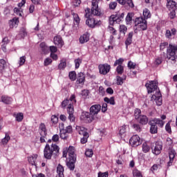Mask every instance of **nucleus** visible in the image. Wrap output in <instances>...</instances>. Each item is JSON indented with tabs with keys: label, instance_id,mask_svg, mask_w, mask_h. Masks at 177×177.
Wrapping results in <instances>:
<instances>
[{
	"label": "nucleus",
	"instance_id": "obj_7",
	"mask_svg": "<svg viewBox=\"0 0 177 177\" xmlns=\"http://www.w3.org/2000/svg\"><path fill=\"white\" fill-rule=\"evenodd\" d=\"M67 154L68 158H77V154H75V148L73 146H70L68 149L63 151V157L66 158Z\"/></svg>",
	"mask_w": 177,
	"mask_h": 177
},
{
	"label": "nucleus",
	"instance_id": "obj_12",
	"mask_svg": "<svg viewBox=\"0 0 177 177\" xmlns=\"http://www.w3.org/2000/svg\"><path fill=\"white\" fill-rule=\"evenodd\" d=\"M70 103H77V100H75V95H72L69 100H64L62 102V107L64 109L66 106H68Z\"/></svg>",
	"mask_w": 177,
	"mask_h": 177
},
{
	"label": "nucleus",
	"instance_id": "obj_28",
	"mask_svg": "<svg viewBox=\"0 0 177 177\" xmlns=\"http://www.w3.org/2000/svg\"><path fill=\"white\" fill-rule=\"evenodd\" d=\"M169 161L167 163V165L169 167H171L172 165V162H174V158H175V151L171 150L169 151Z\"/></svg>",
	"mask_w": 177,
	"mask_h": 177
},
{
	"label": "nucleus",
	"instance_id": "obj_51",
	"mask_svg": "<svg viewBox=\"0 0 177 177\" xmlns=\"http://www.w3.org/2000/svg\"><path fill=\"white\" fill-rule=\"evenodd\" d=\"M165 130L168 132V133H171L172 130L171 129V121H169L165 126Z\"/></svg>",
	"mask_w": 177,
	"mask_h": 177
},
{
	"label": "nucleus",
	"instance_id": "obj_60",
	"mask_svg": "<svg viewBox=\"0 0 177 177\" xmlns=\"http://www.w3.org/2000/svg\"><path fill=\"white\" fill-rule=\"evenodd\" d=\"M86 157H92L93 156V151L92 149H87L85 152Z\"/></svg>",
	"mask_w": 177,
	"mask_h": 177
},
{
	"label": "nucleus",
	"instance_id": "obj_52",
	"mask_svg": "<svg viewBox=\"0 0 177 177\" xmlns=\"http://www.w3.org/2000/svg\"><path fill=\"white\" fill-rule=\"evenodd\" d=\"M81 63H82V59L80 58L75 59V68H80Z\"/></svg>",
	"mask_w": 177,
	"mask_h": 177
},
{
	"label": "nucleus",
	"instance_id": "obj_11",
	"mask_svg": "<svg viewBox=\"0 0 177 177\" xmlns=\"http://www.w3.org/2000/svg\"><path fill=\"white\" fill-rule=\"evenodd\" d=\"M149 125L150 126L149 132L152 134L158 133V127L156 125V122L153 121V120L148 122Z\"/></svg>",
	"mask_w": 177,
	"mask_h": 177
},
{
	"label": "nucleus",
	"instance_id": "obj_4",
	"mask_svg": "<svg viewBox=\"0 0 177 177\" xmlns=\"http://www.w3.org/2000/svg\"><path fill=\"white\" fill-rule=\"evenodd\" d=\"M50 143H52V140H48L44 149V156L47 160H52V157H56L60 150L57 145Z\"/></svg>",
	"mask_w": 177,
	"mask_h": 177
},
{
	"label": "nucleus",
	"instance_id": "obj_6",
	"mask_svg": "<svg viewBox=\"0 0 177 177\" xmlns=\"http://www.w3.org/2000/svg\"><path fill=\"white\" fill-rule=\"evenodd\" d=\"M134 24L138 28H140L142 31L147 30V21L143 17H137L135 19Z\"/></svg>",
	"mask_w": 177,
	"mask_h": 177
},
{
	"label": "nucleus",
	"instance_id": "obj_42",
	"mask_svg": "<svg viewBox=\"0 0 177 177\" xmlns=\"http://www.w3.org/2000/svg\"><path fill=\"white\" fill-rule=\"evenodd\" d=\"M142 113V111H140V109H136L134 111V117L136 120H138L140 118V115Z\"/></svg>",
	"mask_w": 177,
	"mask_h": 177
},
{
	"label": "nucleus",
	"instance_id": "obj_36",
	"mask_svg": "<svg viewBox=\"0 0 177 177\" xmlns=\"http://www.w3.org/2000/svg\"><path fill=\"white\" fill-rule=\"evenodd\" d=\"M127 31H128V28L125 25H120L119 28L120 34H123L125 35L127 34Z\"/></svg>",
	"mask_w": 177,
	"mask_h": 177
},
{
	"label": "nucleus",
	"instance_id": "obj_26",
	"mask_svg": "<svg viewBox=\"0 0 177 177\" xmlns=\"http://www.w3.org/2000/svg\"><path fill=\"white\" fill-rule=\"evenodd\" d=\"M133 37V32H130L127 35V37L125 41V45H126L127 48H128V46H129V45H131V44H132V38Z\"/></svg>",
	"mask_w": 177,
	"mask_h": 177
},
{
	"label": "nucleus",
	"instance_id": "obj_47",
	"mask_svg": "<svg viewBox=\"0 0 177 177\" xmlns=\"http://www.w3.org/2000/svg\"><path fill=\"white\" fill-rule=\"evenodd\" d=\"M51 122L53 124V125H56V124H57V122H59V118H57V116L53 115L51 116Z\"/></svg>",
	"mask_w": 177,
	"mask_h": 177
},
{
	"label": "nucleus",
	"instance_id": "obj_16",
	"mask_svg": "<svg viewBox=\"0 0 177 177\" xmlns=\"http://www.w3.org/2000/svg\"><path fill=\"white\" fill-rule=\"evenodd\" d=\"M39 131L41 136H46L48 135V131L46 130V126L45 123H41L39 127Z\"/></svg>",
	"mask_w": 177,
	"mask_h": 177
},
{
	"label": "nucleus",
	"instance_id": "obj_10",
	"mask_svg": "<svg viewBox=\"0 0 177 177\" xmlns=\"http://www.w3.org/2000/svg\"><path fill=\"white\" fill-rule=\"evenodd\" d=\"M98 68L100 70V73L103 75H106V74L110 73V70L111 66H110L108 64H100L98 66Z\"/></svg>",
	"mask_w": 177,
	"mask_h": 177
},
{
	"label": "nucleus",
	"instance_id": "obj_25",
	"mask_svg": "<svg viewBox=\"0 0 177 177\" xmlns=\"http://www.w3.org/2000/svg\"><path fill=\"white\" fill-rule=\"evenodd\" d=\"M1 102H3V103H5V104H10L12 102H13V99L8 95H2Z\"/></svg>",
	"mask_w": 177,
	"mask_h": 177
},
{
	"label": "nucleus",
	"instance_id": "obj_27",
	"mask_svg": "<svg viewBox=\"0 0 177 177\" xmlns=\"http://www.w3.org/2000/svg\"><path fill=\"white\" fill-rule=\"evenodd\" d=\"M79 41L80 44H85L89 41V34L84 33L82 36H80Z\"/></svg>",
	"mask_w": 177,
	"mask_h": 177
},
{
	"label": "nucleus",
	"instance_id": "obj_37",
	"mask_svg": "<svg viewBox=\"0 0 177 177\" xmlns=\"http://www.w3.org/2000/svg\"><path fill=\"white\" fill-rule=\"evenodd\" d=\"M143 16L145 19H150L151 17V14L150 13V10L147 8H145L143 10Z\"/></svg>",
	"mask_w": 177,
	"mask_h": 177
},
{
	"label": "nucleus",
	"instance_id": "obj_43",
	"mask_svg": "<svg viewBox=\"0 0 177 177\" xmlns=\"http://www.w3.org/2000/svg\"><path fill=\"white\" fill-rule=\"evenodd\" d=\"M69 78L71 81H75V80H77V73L75 71H71L69 73Z\"/></svg>",
	"mask_w": 177,
	"mask_h": 177
},
{
	"label": "nucleus",
	"instance_id": "obj_63",
	"mask_svg": "<svg viewBox=\"0 0 177 177\" xmlns=\"http://www.w3.org/2000/svg\"><path fill=\"white\" fill-rule=\"evenodd\" d=\"M51 63H52V59H50V57H48L44 60V66H49V64H50Z\"/></svg>",
	"mask_w": 177,
	"mask_h": 177
},
{
	"label": "nucleus",
	"instance_id": "obj_48",
	"mask_svg": "<svg viewBox=\"0 0 177 177\" xmlns=\"http://www.w3.org/2000/svg\"><path fill=\"white\" fill-rule=\"evenodd\" d=\"M122 63H124V59L119 58L116 60L113 64L114 67H117V66H122Z\"/></svg>",
	"mask_w": 177,
	"mask_h": 177
},
{
	"label": "nucleus",
	"instance_id": "obj_41",
	"mask_svg": "<svg viewBox=\"0 0 177 177\" xmlns=\"http://www.w3.org/2000/svg\"><path fill=\"white\" fill-rule=\"evenodd\" d=\"M10 140V136H9L8 133H6L5 138L1 140V143L3 145H8V142H9Z\"/></svg>",
	"mask_w": 177,
	"mask_h": 177
},
{
	"label": "nucleus",
	"instance_id": "obj_2",
	"mask_svg": "<svg viewBox=\"0 0 177 177\" xmlns=\"http://www.w3.org/2000/svg\"><path fill=\"white\" fill-rule=\"evenodd\" d=\"M145 86L148 91V93H153V92H155L152 95L151 99L153 100H156L158 106H161V104H162V98L160 88H158V82L157 80L149 81V82L146 83Z\"/></svg>",
	"mask_w": 177,
	"mask_h": 177
},
{
	"label": "nucleus",
	"instance_id": "obj_24",
	"mask_svg": "<svg viewBox=\"0 0 177 177\" xmlns=\"http://www.w3.org/2000/svg\"><path fill=\"white\" fill-rule=\"evenodd\" d=\"M142 147L143 153H149L151 149V144L150 142H144Z\"/></svg>",
	"mask_w": 177,
	"mask_h": 177
},
{
	"label": "nucleus",
	"instance_id": "obj_23",
	"mask_svg": "<svg viewBox=\"0 0 177 177\" xmlns=\"http://www.w3.org/2000/svg\"><path fill=\"white\" fill-rule=\"evenodd\" d=\"M135 16V14L133 12H129L126 17V24L127 26H131L132 24V19Z\"/></svg>",
	"mask_w": 177,
	"mask_h": 177
},
{
	"label": "nucleus",
	"instance_id": "obj_40",
	"mask_svg": "<svg viewBox=\"0 0 177 177\" xmlns=\"http://www.w3.org/2000/svg\"><path fill=\"white\" fill-rule=\"evenodd\" d=\"M68 133L66 132V130H61L60 131V138L61 139L67 140L68 138Z\"/></svg>",
	"mask_w": 177,
	"mask_h": 177
},
{
	"label": "nucleus",
	"instance_id": "obj_58",
	"mask_svg": "<svg viewBox=\"0 0 177 177\" xmlns=\"http://www.w3.org/2000/svg\"><path fill=\"white\" fill-rule=\"evenodd\" d=\"M133 128L135 131H137V132H140V131H142V128L139 124H133Z\"/></svg>",
	"mask_w": 177,
	"mask_h": 177
},
{
	"label": "nucleus",
	"instance_id": "obj_1",
	"mask_svg": "<svg viewBox=\"0 0 177 177\" xmlns=\"http://www.w3.org/2000/svg\"><path fill=\"white\" fill-rule=\"evenodd\" d=\"M100 0H92L91 2V8H86L85 10L86 24L91 28H95V27H99L102 24V21L98 20L93 16H100V9H99V2Z\"/></svg>",
	"mask_w": 177,
	"mask_h": 177
},
{
	"label": "nucleus",
	"instance_id": "obj_57",
	"mask_svg": "<svg viewBox=\"0 0 177 177\" xmlns=\"http://www.w3.org/2000/svg\"><path fill=\"white\" fill-rule=\"evenodd\" d=\"M167 46H168V42L164 41V42L160 43V50H164L165 48H167Z\"/></svg>",
	"mask_w": 177,
	"mask_h": 177
},
{
	"label": "nucleus",
	"instance_id": "obj_17",
	"mask_svg": "<svg viewBox=\"0 0 177 177\" xmlns=\"http://www.w3.org/2000/svg\"><path fill=\"white\" fill-rule=\"evenodd\" d=\"M167 8L169 10H175L176 9V2L174 0H167Z\"/></svg>",
	"mask_w": 177,
	"mask_h": 177
},
{
	"label": "nucleus",
	"instance_id": "obj_49",
	"mask_svg": "<svg viewBox=\"0 0 177 177\" xmlns=\"http://www.w3.org/2000/svg\"><path fill=\"white\" fill-rule=\"evenodd\" d=\"M98 93L100 96H104V95H106V90H104V88H103V86H100L99 87Z\"/></svg>",
	"mask_w": 177,
	"mask_h": 177
},
{
	"label": "nucleus",
	"instance_id": "obj_33",
	"mask_svg": "<svg viewBox=\"0 0 177 177\" xmlns=\"http://www.w3.org/2000/svg\"><path fill=\"white\" fill-rule=\"evenodd\" d=\"M43 53H48L49 51V47L47 46L45 42H42L39 45Z\"/></svg>",
	"mask_w": 177,
	"mask_h": 177
},
{
	"label": "nucleus",
	"instance_id": "obj_5",
	"mask_svg": "<svg viewBox=\"0 0 177 177\" xmlns=\"http://www.w3.org/2000/svg\"><path fill=\"white\" fill-rule=\"evenodd\" d=\"M177 45L169 44L167 48V59L170 60L171 63H175L177 59Z\"/></svg>",
	"mask_w": 177,
	"mask_h": 177
},
{
	"label": "nucleus",
	"instance_id": "obj_34",
	"mask_svg": "<svg viewBox=\"0 0 177 177\" xmlns=\"http://www.w3.org/2000/svg\"><path fill=\"white\" fill-rule=\"evenodd\" d=\"M153 121L156 124V125H158L160 128H162L164 127V124H165V122L162 121V120L160 118H155L153 120Z\"/></svg>",
	"mask_w": 177,
	"mask_h": 177
},
{
	"label": "nucleus",
	"instance_id": "obj_45",
	"mask_svg": "<svg viewBox=\"0 0 177 177\" xmlns=\"http://www.w3.org/2000/svg\"><path fill=\"white\" fill-rule=\"evenodd\" d=\"M133 177H143V175H142V172L138 169H133Z\"/></svg>",
	"mask_w": 177,
	"mask_h": 177
},
{
	"label": "nucleus",
	"instance_id": "obj_56",
	"mask_svg": "<svg viewBox=\"0 0 177 177\" xmlns=\"http://www.w3.org/2000/svg\"><path fill=\"white\" fill-rule=\"evenodd\" d=\"M116 81H117V84L118 85H122L124 84V79L120 76H116Z\"/></svg>",
	"mask_w": 177,
	"mask_h": 177
},
{
	"label": "nucleus",
	"instance_id": "obj_35",
	"mask_svg": "<svg viewBox=\"0 0 177 177\" xmlns=\"http://www.w3.org/2000/svg\"><path fill=\"white\" fill-rule=\"evenodd\" d=\"M104 101L105 102V103L112 104V106H114V104H115V100H114V97H111V98L105 97L104 98Z\"/></svg>",
	"mask_w": 177,
	"mask_h": 177
},
{
	"label": "nucleus",
	"instance_id": "obj_29",
	"mask_svg": "<svg viewBox=\"0 0 177 177\" xmlns=\"http://www.w3.org/2000/svg\"><path fill=\"white\" fill-rule=\"evenodd\" d=\"M37 158H38V155L32 154L28 157V161L31 164V165H35V161H37Z\"/></svg>",
	"mask_w": 177,
	"mask_h": 177
},
{
	"label": "nucleus",
	"instance_id": "obj_13",
	"mask_svg": "<svg viewBox=\"0 0 177 177\" xmlns=\"http://www.w3.org/2000/svg\"><path fill=\"white\" fill-rule=\"evenodd\" d=\"M76 161H77V158H68V161L66 162V165L71 171H74V169L75 168Z\"/></svg>",
	"mask_w": 177,
	"mask_h": 177
},
{
	"label": "nucleus",
	"instance_id": "obj_61",
	"mask_svg": "<svg viewBox=\"0 0 177 177\" xmlns=\"http://www.w3.org/2000/svg\"><path fill=\"white\" fill-rule=\"evenodd\" d=\"M69 115L68 117V120L71 122H75V116L74 115V113H68Z\"/></svg>",
	"mask_w": 177,
	"mask_h": 177
},
{
	"label": "nucleus",
	"instance_id": "obj_20",
	"mask_svg": "<svg viewBox=\"0 0 177 177\" xmlns=\"http://www.w3.org/2000/svg\"><path fill=\"white\" fill-rule=\"evenodd\" d=\"M75 129H76L77 132L79 133V135H85V134L88 133V129H86L84 127L77 125L75 127Z\"/></svg>",
	"mask_w": 177,
	"mask_h": 177
},
{
	"label": "nucleus",
	"instance_id": "obj_22",
	"mask_svg": "<svg viewBox=\"0 0 177 177\" xmlns=\"http://www.w3.org/2000/svg\"><path fill=\"white\" fill-rule=\"evenodd\" d=\"M76 82L77 84H84L85 82V74L84 73L80 72L77 74Z\"/></svg>",
	"mask_w": 177,
	"mask_h": 177
},
{
	"label": "nucleus",
	"instance_id": "obj_3",
	"mask_svg": "<svg viewBox=\"0 0 177 177\" xmlns=\"http://www.w3.org/2000/svg\"><path fill=\"white\" fill-rule=\"evenodd\" d=\"M100 110H102L100 104H94L90 107V113L83 112L82 113L80 119L87 121V122H92V121L97 120V114H99Z\"/></svg>",
	"mask_w": 177,
	"mask_h": 177
},
{
	"label": "nucleus",
	"instance_id": "obj_44",
	"mask_svg": "<svg viewBox=\"0 0 177 177\" xmlns=\"http://www.w3.org/2000/svg\"><path fill=\"white\" fill-rule=\"evenodd\" d=\"M127 67H129V70H135L136 68V64L132 62V61H129L127 64Z\"/></svg>",
	"mask_w": 177,
	"mask_h": 177
},
{
	"label": "nucleus",
	"instance_id": "obj_55",
	"mask_svg": "<svg viewBox=\"0 0 177 177\" xmlns=\"http://www.w3.org/2000/svg\"><path fill=\"white\" fill-rule=\"evenodd\" d=\"M117 8V2L112 1L109 3V9L114 10Z\"/></svg>",
	"mask_w": 177,
	"mask_h": 177
},
{
	"label": "nucleus",
	"instance_id": "obj_59",
	"mask_svg": "<svg viewBox=\"0 0 177 177\" xmlns=\"http://www.w3.org/2000/svg\"><path fill=\"white\" fill-rule=\"evenodd\" d=\"M19 34L21 35L22 38L24 37L25 36H26L27 35V32L26 31V28H21L20 29Z\"/></svg>",
	"mask_w": 177,
	"mask_h": 177
},
{
	"label": "nucleus",
	"instance_id": "obj_31",
	"mask_svg": "<svg viewBox=\"0 0 177 177\" xmlns=\"http://www.w3.org/2000/svg\"><path fill=\"white\" fill-rule=\"evenodd\" d=\"M128 132V127L124 125L120 127V135L122 138V136H125V134Z\"/></svg>",
	"mask_w": 177,
	"mask_h": 177
},
{
	"label": "nucleus",
	"instance_id": "obj_38",
	"mask_svg": "<svg viewBox=\"0 0 177 177\" xmlns=\"http://www.w3.org/2000/svg\"><path fill=\"white\" fill-rule=\"evenodd\" d=\"M68 114H74V103H70L67 107Z\"/></svg>",
	"mask_w": 177,
	"mask_h": 177
},
{
	"label": "nucleus",
	"instance_id": "obj_8",
	"mask_svg": "<svg viewBox=\"0 0 177 177\" xmlns=\"http://www.w3.org/2000/svg\"><path fill=\"white\" fill-rule=\"evenodd\" d=\"M129 143L133 147H138V146L142 145V139L139 136L134 135L130 138Z\"/></svg>",
	"mask_w": 177,
	"mask_h": 177
},
{
	"label": "nucleus",
	"instance_id": "obj_14",
	"mask_svg": "<svg viewBox=\"0 0 177 177\" xmlns=\"http://www.w3.org/2000/svg\"><path fill=\"white\" fill-rule=\"evenodd\" d=\"M19 23L20 21H19V18L14 17L12 19L9 21L10 28H17V26H19Z\"/></svg>",
	"mask_w": 177,
	"mask_h": 177
},
{
	"label": "nucleus",
	"instance_id": "obj_18",
	"mask_svg": "<svg viewBox=\"0 0 177 177\" xmlns=\"http://www.w3.org/2000/svg\"><path fill=\"white\" fill-rule=\"evenodd\" d=\"M139 124L141 125H147L149 122V118L145 115H142L140 116L139 119H137Z\"/></svg>",
	"mask_w": 177,
	"mask_h": 177
},
{
	"label": "nucleus",
	"instance_id": "obj_53",
	"mask_svg": "<svg viewBox=\"0 0 177 177\" xmlns=\"http://www.w3.org/2000/svg\"><path fill=\"white\" fill-rule=\"evenodd\" d=\"M14 12L15 13V15H17V16H22L21 13H23V11L21 10V8H14Z\"/></svg>",
	"mask_w": 177,
	"mask_h": 177
},
{
	"label": "nucleus",
	"instance_id": "obj_30",
	"mask_svg": "<svg viewBox=\"0 0 177 177\" xmlns=\"http://www.w3.org/2000/svg\"><path fill=\"white\" fill-rule=\"evenodd\" d=\"M13 117H15L16 121H17L18 122H21V121H23V119L24 118L23 113H15L13 114Z\"/></svg>",
	"mask_w": 177,
	"mask_h": 177
},
{
	"label": "nucleus",
	"instance_id": "obj_15",
	"mask_svg": "<svg viewBox=\"0 0 177 177\" xmlns=\"http://www.w3.org/2000/svg\"><path fill=\"white\" fill-rule=\"evenodd\" d=\"M54 44L55 45H57L59 48H62L63 45H64V41L60 35L55 36L54 37Z\"/></svg>",
	"mask_w": 177,
	"mask_h": 177
},
{
	"label": "nucleus",
	"instance_id": "obj_21",
	"mask_svg": "<svg viewBox=\"0 0 177 177\" xmlns=\"http://www.w3.org/2000/svg\"><path fill=\"white\" fill-rule=\"evenodd\" d=\"M57 174L56 177H64V168L62 165H58L57 167Z\"/></svg>",
	"mask_w": 177,
	"mask_h": 177
},
{
	"label": "nucleus",
	"instance_id": "obj_64",
	"mask_svg": "<svg viewBox=\"0 0 177 177\" xmlns=\"http://www.w3.org/2000/svg\"><path fill=\"white\" fill-rule=\"evenodd\" d=\"M97 177H109V173L108 172L102 173V171H100L98 173Z\"/></svg>",
	"mask_w": 177,
	"mask_h": 177
},
{
	"label": "nucleus",
	"instance_id": "obj_62",
	"mask_svg": "<svg viewBox=\"0 0 177 177\" xmlns=\"http://www.w3.org/2000/svg\"><path fill=\"white\" fill-rule=\"evenodd\" d=\"M114 24H115V20L114 19V15H111L109 17V26H114Z\"/></svg>",
	"mask_w": 177,
	"mask_h": 177
},
{
	"label": "nucleus",
	"instance_id": "obj_54",
	"mask_svg": "<svg viewBox=\"0 0 177 177\" xmlns=\"http://www.w3.org/2000/svg\"><path fill=\"white\" fill-rule=\"evenodd\" d=\"M5 64H6V61L5 59H0V71L5 68Z\"/></svg>",
	"mask_w": 177,
	"mask_h": 177
},
{
	"label": "nucleus",
	"instance_id": "obj_39",
	"mask_svg": "<svg viewBox=\"0 0 177 177\" xmlns=\"http://www.w3.org/2000/svg\"><path fill=\"white\" fill-rule=\"evenodd\" d=\"M83 138H81L80 142L82 145H85L88 142V138H89V133L82 135Z\"/></svg>",
	"mask_w": 177,
	"mask_h": 177
},
{
	"label": "nucleus",
	"instance_id": "obj_46",
	"mask_svg": "<svg viewBox=\"0 0 177 177\" xmlns=\"http://www.w3.org/2000/svg\"><path fill=\"white\" fill-rule=\"evenodd\" d=\"M108 31L110 32V34H112V35H117V30H115L113 26H109Z\"/></svg>",
	"mask_w": 177,
	"mask_h": 177
},
{
	"label": "nucleus",
	"instance_id": "obj_9",
	"mask_svg": "<svg viewBox=\"0 0 177 177\" xmlns=\"http://www.w3.org/2000/svg\"><path fill=\"white\" fill-rule=\"evenodd\" d=\"M153 154L158 156L161 154V150H162V142L158 141L155 143L154 147H151Z\"/></svg>",
	"mask_w": 177,
	"mask_h": 177
},
{
	"label": "nucleus",
	"instance_id": "obj_19",
	"mask_svg": "<svg viewBox=\"0 0 177 177\" xmlns=\"http://www.w3.org/2000/svg\"><path fill=\"white\" fill-rule=\"evenodd\" d=\"M113 16H114V20L116 24H120L121 21H122V20L124 19V17L125 16V14L123 12L121 14H116Z\"/></svg>",
	"mask_w": 177,
	"mask_h": 177
},
{
	"label": "nucleus",
	"instance_id": "obj_32",
	"mask_svg": "<svg viewBox=\"0 0 177 177\" xmlns=\"http://www.w3.org/2000/svg\"><path fill=\"white\" fill-rule=\"evenodd\" d=\"M115 74L118 75H122V74H124V66L118 65L116 67Z\"/></svg>",
	"mask_w": 177,
	"mask_h": 177
},
{
	"label": "nucleus",
	"instance_id": "obj_50",
	"mask_svg": "<svg viewBox=\"0 0 177 177\" xmlns=\"http://www.w3.org/2000/svg\"><path fill=\"white\" fill-rule=\"evenodd\" d=\"M67 66V64L66 63V61H61L60 64L58 66V68L59 70H64Z\"/></svg>",
	"mask_w": 177,
	"mask_h": 177
}]
</instances>
